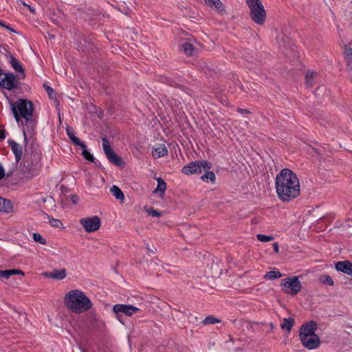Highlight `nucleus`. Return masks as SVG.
<instances>
[{
	"label": "nucleus",
	"instance_id": "nucleus-1",
	"mask_svg": "<svg viewBox=\"0 0 352 352\" xmlns=\"http://www.w3.org/2000/svg\"><path fill=\"white\" fill-rule=\"evenodd\" d=\"M275 187L278 197L288 202L297 197L300 192L299 179L290 169H283L276 177Z\"/></svg>",
	"mask_w": 352,
	"mask_h": 352
},
{
	"label": "nucleus",
	"instance_id": "nucleus-2",
	"mask_svg": "<svg viewBox=\"0 0 352 352\" xmlns=\"http://www.w3.org/2000/svg\"><path fill=\"white\" fill-rule=\"evenodd\" d=\"M64 303L68 309L77 314L85 313L92 307L91 300L79 289L67 292L64 297Z\"/></svg>",
	"mask_w": 352,
	"mask_h": 352
},
{
	"label": "nucleus",
	"instance_id": "nucleus-3",
	"mask_svg": "<svg viewBox=\"0 0 352 352\" xmlns=\"http://www.w3.org/2000/svg\"><path fill=\"white\" fill-rule=\"evenodd\" d=\"M41 152L31 145L29 149L25 150L24 157V166L25 172H27L31 177L36 175L41 169Z\"/></svg>",
	"mask_w": 352,
	"mask_h": 352
},
{
	"label": "nucleus",
	"instance_id": "nucleus-4",
	"mask_svg": "<svg viewBox=\"0 0 352 352\" xmlns=\"http://www.w3.org/2000/svg\"><path fill=\"white\" fill-rule=\"evenodd\" d=\"M11 110L17 122L21 118H24L26 122L32 120L34 106L33 103L25 99H19L15 102H10Z\"/></svg>",
	"mask_w": 352,
	"mask_h": 352
},
{
	"label": "nucleus",
	"instance_id": "nucleus-5",
	"mask_svg": "<svg viewBox=\"0 0 352 352\" xmlns=\"http://www.w3.org/2000/svg\"><path fill=\"white\" fill-rule=\"evenodd\" d=\"M250 10V18L258 25H263L266 19V12L261 0H245Z\"/></svg>",
	"mask_w": 352,
	"mask_h": 352
},
{
	"label": "nucleus",
	"instance_id": "nucleus-6",
	"mask_svg": "<svg viewBox=\"0 0 352 352\" xmlns=\"http://www.w3.org/2000/svg\"><path fill=\"white\" fill-rule=\"evenodd\" d=\"M211 164L206 160H197L192 162L182 168V173L186 175L200 174L202 170H210Z\"/></svg>",
	"mask_w": 352,
	"mask_h": 352
},
{
	"label": "nucleus",
	"instance_id": "nucleus-7",
	"mask_svg": "<svg viewBox=\"0 0 352 352\" xmlns=\"http://www.w3.org/2000/svg\"><path fill=\"white\" fill-rule=\"evenodd\" d=\"M282 290L290 295H296L302 289V285L297 276H292L282 280Z\"/></svg>",
	"mask_w": 352,
	"mask_h": 352
},
{
	"label": "nucleus",
	"instance_id": "nucleus-8",
	"mask_svg": "<svg viewBox=\"0 0 352 352\" xmlns=\"http://www.w3.org/2000/svg\"><path fill=\"white\" fill-rule=\"evenodd\" d=\"M140 309L131 305L116 304L113 307V311L116 314L117 319L122 323V314L126 316H131Z\"/></svg>",
	"mask_w": 352,
	"mask_h": 352
},
{
	"label": "nucleus",
	"instance_id": "nucleus-9",
	"mask_svg": "<svg viewBox=\"0 0 352 352\" xmlns=\"http://www.w3.org/2000/svg\"><path fill=\"white\" fill-rule=\"evenodd\" d=\"M79 223L87 232L98 230L101 225L100 219L98 216L82 218L79 220Z\"/></svg>",
	"mask_w": 352,
	"mask_h": 352
},
{
	"label": "nucleus",
	"instance_id": "nucleus-10",
	"mask_svg": "<svg viewBox=\"0 0 352 352\" xmlns=\"http://www.w3.org/2000/svg\"><path fill=\"white\" fill-rule=\"evenodd\" d=\"M102 149L107 159L112 164L116 166H121L122 160L116 153L111 149L110 143L106 138H102Z\"/></svg>",
	"mask_w": 352,
	"mask_h": 352
},
{
	"label": "nucleus",
	"instance_id": "nucleus-11",
	"mask_svg": "<svg viewBox=\"0 0 352 352\" xmlns=\"http://www.w3.org/2000/svg\"><path fill=\"white\" fill-rule=\"evenodd\" d=\"M0 86L9 91L18 88L19 81L12 73H5L4 78H0Z\"/></svg>",
	"mask_w": 352,
	"mask_h": 352
},
{
	"label": "nucleus",
	"instance_id": "nucleus-12",
	"mask_svg": "<svg viewBox=\"0 0 352 352\" xmlns=\"http://www.w3.org/2000/svg\"><path fill=\"white\" fill-rule=\"evenodd\" d=\"M316 329L317 324L314 321L302 324L299 331L300 339L315 335Z\"/></svg>",
	"mask_w": 352,
	"mask_h": 352
},
{
	"label": "nucleus",
	"instance_id": "nucleus-13",
	"mask_svg": "<svg viewBox=\"0 0 352 352\" xmlns=\"http://www.w3.org/2000/svg\"><path fill=\"white\" fill-rule=\"evenodd\" d=\"M302 346L309 350L317 349L320 344V340L317 334L300 339Z\"/></svg>",
	"mask_w": 352,
	"mask_h": 352
},
{
	"label": "nucleus",
	"instance_id": "nucleus-14",
	"mask_svg": "<svg viewBox=\"0 0 352 352\" xmlns=\"http://www.w3.org/2000/svg\"><path fill=\"white\" fill-rule=\"evenodd\" d=\"M335 267L338 272L352 276V263L351 261H338L336 263Z\"/></svg>",
	"mask_w": 352,
	"mask_h": 352
},
{
	"label": "nucleus",
	"instance_id": "nucleus-15",
	"mask_svg": "<svg viewBox=\"0 0 352 352\" xmlns=\"http://www.w3.org/2000/svg\"><path fill=\"white\" fill-rule=\"evenodd\" d=\"M9 146L14 154L16 162H19L21 160L23 155L22 146L14 140L9 141Z\"/></svg>",
	"mask_w": 352,
	"mask_h": 352
},
{
	"label": "nucleus",
	"instance_id": "nucleus-16",
	"mask_svg": "<svg viewBox=\"0 0 352 352\" xmlns=\"http://www.w3.org/2000/svg\"><path fill=\"white\" fill-rule=\"evenodd\" d=\"M10 63L12 65V68L20 74L19 76V79H23L25 78V72L24 69L21 64V63L16 60L15 57L13 56H10Z\"/></svg>",
	"mask_w": 352,
	"mask_h": 352
},
{
	"label": "nucleus",
	"instance_id": "nucleus-17",
	"mask_svg": "<svg viewBox=\"0 0 352 352\" xmlns=\"http://www.w3.org/2000/svg\"><path fill=\"white\" fill-rule=\"evenodd\" d=\"M168 155V150L164 144H160L152 150V155L155 158H160Z\"/></svg>",
	"mask_w": 352,
	"mask_h": 352
},
{
	"label": "nucleus",
	"instance_id": "nucleus-18",
	"mask_svg": "<svg viewBox=\"0 0 352 352\" xmlns=\"http://www.w3.org/2000/svg\"><path fill=\"white\" fill-rule=\"evenodd\" d=\"M66 132L69 139L74 145L80 146L81 148L85 147V144L84 142H80L79 138L75 135V133L72 128L67 127L66 129Z\"/></svg>",
	"mask_w": 352,
	"mask_h": 352
},
{
	"label": "nucleus",
	"instance_id": "nucleus-19",
	"mask_svg": "<svg viewBox=\"0 0 352 352\" xmlns=\"http://www.w3.org/2000/svg\"><path fill=\"white\" fill-rule=\"evenodd\" d=\"M180 50H182L186 56H189L195 55L197 52V50L193 45L188 42L184 43L181 45Z\"/></svg>",
	"mask_w": 352,
	"mask_h": 352
},
{
	"label": "nucleus",
	"instance_id": "nucleus-20",
	"mask_svg": "<svg viewBox=\"0 0 352 352\" xmlns=\"http://www.w3.org/2000/svg\"><path fill=\"white\" fill-rule=\"evenodd\" d=\"M294 323V319L292 318H283L280 323V327L283 330H286L287 333H290Z\"/></svg>",
	"mask_w": 352,
	"mask_h": 352
},
{
	"label": "nucleus",
	"instance_id": "nucleus-21",
	"mask_svg": "<svg viewBox=\"0 0 352 352\" xmlns=\"http://www.w3.org/2000/svg\"><path fill=\"white\" fill-rule=\"evenodd\" d=\"M344 54L347 69L349 70H352V48L346 47L344 49Z\"/></svg>",
	"mask_w": 352,
	"mask_h": 352
},
{
	"label": "nucleus",
	"instance_id": "nucleus-22",
	"mask_svg": "<svg viewBox=\"0 0 352 352\" xmlns=\"http://www.w3.org/2000/svg\"><path fill=\"white\" fill-rule=\"evenodd\" d=\"M317 73L314 72H307L305 75V84L307 87L311 88L315 84V79L317 77Z\"/></svg>",
	"mask_w": 352,
	"mask_h": 352
},
{
	"label": "nucleus",
	"instance_id": "nucleus-23",
	"mask_svg": "<svg viewBox=\"0 0 352 352\" xmlns=\"http://www.w3.org/2000/svg\"><path fill=\"white\" fill-rule=\"evenodd\" d=\"M204 1L208 4V6L212 8H214L215 10H217V11H219L220 12L225 11L224 7L220 0H204Z\"/></svg>",
	"mask_w": 352,
	"mask_h": 352
},
{
	"label": "nucleus",
	"instance_id": "nucleus-24",
	"mask_svg": "<svg viewBox=\"0 0 352 352\" xmlns=\"http://www.w3.org/2000/svg\"><path fill=\"white\" fill-rule=\"evenodd\" d=\"M110 192L112 194V195L115 197V198L116 199L120 200L122 201H124V195L123 192H122V190H120V188L119 187H118L117 186L113 185L111 188Z\"/></svg>",
	"mask_w": 352,
	"mask_h": 352
},
{
	"label": "nucleus",
	"instance_id": "nucleus-25",
	"mask_svg": "<svg viewBox=\"0 0 352 352\" xmlns=\"http://www.w3.org/2000/svg\"><path fill=\"white\" fill-rule=\"evenodd\" d=\"M206 173L201 176V179L204 182H210L212 184H214L216 180V176L214 172L210 170H204Z\"/></svg>",
	"mask_w": 352,
	"mask_h": 352
},
{
	"label": "nucleus",
	"instance_id": "nucleus-26",
	"mask_svg": "<svg viewBox=\"0 0 352 352\" xmlns=\"http://www.w3.org/2000/svg\"><path fill=\"white\" fill-rule=\"evenodd\" d=\"M66 276V271L64 269L60 270H54L50 273V277L56 279V280H63Z\"/></svg>",
	"mask_w": 352,
	"mask_h": 352
},
{
	"label": "nucleus",
	"instance_id": "nucleus-27",
	"mask_svg": "<svg viewBox=\"0 0 352 352\" xmlns=\"http://www.w3.org/2000/svg\"><path fill=\"white\" fill-rule=\"evenodd\" d=\"M157 186L154 192L159 191L160 192L161 195L163 196L166 189V183L162 178H157Z\"/></svg>",
	"mask_w": 352,
	"mask_h": 352
},
{
	"label": "nucleus",
	"instance_id": "nucleus-28",
	"mask_svg": "<svg viewBox=\"0 0 352 352\" xmlns=\"http://www.w3.org/2000/svg\"><path fill=\"white\" fill-rule=\"evenodd\" d=\"M282 274L279 271L273 270L267 272L266 274L264 276V278L265 279L274 280L276 278H280Z\"/></svg>",
	"mask_w": 352,
	"mask_h": 352
},
{
	"label": "nucleus",
	"instance_id": "nucleus-29",
	"mask_svg": "<svg viewBox=\"0 0 352 352\" xmlns=\"http://www.w3.org/2000/svg\"><path fill=\"white\" fill-rule=\"evenodd\" d=\"M319 280L321 283L330 286L333 285L334 283L333 278L327 274L321 275L319 278Z\"/></svg>",
	"mask_w": 352,
	"mask_h": 352
},
{
	"label": "nucleus",
	"instance_id": "nucleus-30",
	"mask_svg": "<svg viewBox=\"0 0 352 352\" xmlns=\"http://www.w3.org/2000/svg\"><path fill=\"white\" fill-rule=\"evenodd\" d=\"M47 218L49 220V223L52 226V227H55V228H62L63 226V223L59 220V219H54L53 217H50V216H48L47 214H44Z\"/></svg>",
	"mask_w": 352,
	"mask_h": 352
},
{
	"label": "nucleus",
	"instance_id": "nucleus-31",
	"mask_svg": "<svg viewBox=\"0 0 352 352\" xmlns=\"http://www.w3.org/2000/svg\"><path fill=\"white\" fill-rule=\"evenodd\" d=\"M218 322H219V320L212 316H207L203 321V324L205 325L213 324H216Z\"/></svg>",
	"mask_w": 352,
	"mask_h": 352
},
{
	"label": "nucleus",
	"instance_id": "nucleus-32",
	"mask_svg": "<svg viewBox=\"0 0 352 352\" xmlns=\"http://www.w3.org/2000/svg\"><path fill=\"white\" fill-rule=\"evenodd\" d=\"M256 238L261 242H269L274 240V237L272 236H267L261 234H257Z\"/></svg>",
	"mask_w": 352,
	"mask_h": 352
},
{
	"label": "nucleus",
	"instance_id": "nucleus-33",
	"mask_svg": "<svg viewBox=\"0 0 352 352\" xmlns=\"http://www.w3.org/2000/svg\"><path fill=\"white\" fill-rule=\"evenodd\" d=\"M82 148V154L83 155V157L90 161V162H93L94 160V157L93 156L92 154H91L87 150V146L85 145V148Z\"/></svg>",
	"mask_w": 352,
	"mask_h": 352
},
{
	"label": "nucleus",
	"instance_id": "nucleus-34",
	"mask_svg": "<svg viewBox=\"0 0 352 352\" xmlns=\"http://www.w3.org/2000/svg\"><path fill=\"white\" fill-rule=\"evenodd\" d=\"M33 239L35 241L38 242L42 245H45L46 243V240L39 233H34Z\"/></svg>",
	"mask_w": 352,
	"mask_h": 352
},
{
	"label": "nucleus",
	"instance_id": "nucleus-35",
	"mask_svg": "<svg viewBox=\"0 0 352 352\" xmlns=\"http://www.w3.org/2000/svg\"><path fill=\"white\" fill-rule=\"evenodd\" d=\"M11 276L9 270L0 271V278L8 279Z\"/></svg>",
	"mask_w": 352,
	"mask_h": 352
},
{
	"label": "nucleus",
	"instance_id": "nucleus-36",
	"mask_svg": "<svg viewBox=\"0 0 352 352\" xmlns=\"http://www.w3.org/2000/svg\"><path fill=\"white\" fill-rule=\"evenodd\" d=\"M147 212L149 215L152 217H159L160 216V213L153 208L148 210Z\"/></svg>",
	"mask_w": 352,
	"mask_h": 352
},
{
	"label": "nucleus",
	"instance_id": "nucleus-37",
	"mask_svg": "<svg viewBox=\"0 0 352 352\" xmlns=\"http://www.w3.org/2000/svg\"><path fill=\"white\" fill-rule=\"evenodd\" d=\"M43 86H44V88H45V91H47L49 97L52 98V94H53V91H54L53 89L51 87H50L49 85H44Z\"/></svg>",
	"mask_w": 352,
	"mask_h": 352
},
{
	"label": "nucleus",
	"instance_id": "nucleus-38",
	"mask_svg": "<svg viewBox=\"0 0 352 352\" xmlns=\"http://www.w3.org/2000/svg\"><path fill=\"white\" fill-rule=\"evenodd\" d=\"M9 272H10L11 276L12 275H15V274H22V275H24L23 272L22 270H16V269L9 270Z\"/></svg>",
	"mask_w": 352,
	"mask_h": 352
},
{
	"label": "nucleus",
	"instance_id": "nucleus-39",
	"mask_svg": "<svg viewBox=\"0 0 352 352\" xmlns=\"http://www.w3.org/2000/svg\"><path fill=\"white\" fill-rule=\"evenodd\" d=\"M0 25L6 28L7 30H8L10 32H15L14 30H13L9 25H6V23L1 20H0Z\"/></svg>",
	"mask_w": 352,
	"mask_h": 352
},
{
	"label": "nucleus",
	"instance_id": "nucleus-40",
	"mask_svg": "<svg viewBox=\"0 0 352 352\" xmlns=\"http://www.w3.org/2000/svg\"><path fill=\"white\" fill-rule=\"evenodd\" d=\"M5 176V171L3 166L0 164V180Z\"/></svg>",
	"mask_w": 352,
	"mask_h": 352
},
{
	"label": "nucleus",
	"instance_id": "nucleus-41",
	"mask_svg": "<svg viewBox=\"0 0 352 352\" xmlns=\"http://www.w3.org/2000/svg\"><path fill=\"white\" fill-rule=\"evenodd\" d=\"M6 138V131L4 129H0V141Z\"/></svg>",
	"mask_w": 352,
	"mask_h": 352
},
{
	"label": "nucleus",
	"instance_id": "nucleus-42",
	"mask_svg": "<svg viewBox=\"0 0 352 352\" xmlns=\"http://www.w3.org/2000/svg\"><path fill=\"white\" fill-rule=\"evenodd\" d=\"M237 111L241 114L249 113L250 111L246 109L238 108Z\"/></svg>",
	"mask_w": 352,
	"mask_h": 352
},
{
	"label": "nucleus",
	"instance_id": "nucleus-43",
	"mask_svg": "<svg viewBox=\"0 0 352 352\" xmlns=\"http://www.w3.org/2000/svg\"><path fill=\"white\" fill-rule=\"evenodd\" d=\"M272 245H273V248H274V251H275L276 253H278V252H279V248H278V243H277V242L274 243Z\"/></svg>",
	"mask_w": 352,
	"mask_h": 352
},
{
	"label": "nucleus",
	"instance_id": "nucleus-44",
	"mask_svg": "<svg viewBox=\"0 0 352 352\" xmlns=\"http://www.w3.org/2000/svg\"><path fill=\"white\" fill-rule=\"evenodd\" d=\"M28 6V8L30 9V10L32 12H34V10L33 9H32V8L30 6Z\"/></svg>",
	"mask_w": 352,
	"mask_h": 352
},
{
	"label": "nucleus",
	"instance_id": "nucleus-45",
	"mask_svg": "<svg viewBox=\"0 0 352 352\" xmlns=\"http://www.w3.org/2000/svg\"><path fill=\"white\" fill-rule=\"evenodd\" d=\"M24 138H25V142H27L26 133L25 132H24Z\"/></svg>",
	"mask_w": 352,
	"mask_h": 352
},
{
	"label": "nucleus",
	"instance_id": "nucleus-46",
	"mask_svg": "<svg viewBox=\"0 0 352 352\" xmlns=\"http://www.w3.org/2000/svg\"><path fill=\"white\" fill-rule=\"evenodd\" d=\"M147 250H148V251H151L152 253H154V252L153 250H151V249H149L148 248H147Z\"/></svg>",
	"mask_w": 352,
	"mask_h": 352
},
{
	"label": "nucleus",
	"instance_id": "nucleus-47",
	"mask_svg": "<svg viewBox=\"0 0 352 352\" xmlns=\"http://www.w3.org/2000/svg\"><path fill=\"white\" fill-rule=\"evenodd\" d=\"M270 327H271L272 329H273V328H274V324H273V323H271V324H270Z\"/></svg>",
	"mask_w": 352,
	"mask_h": 352
},
{
	"label": "nucleus",
	"instance_id": "nucleus-48",
	"mask_svg": "<svg viewBox=\"0 0 352 352\" xmlns=\"http://www.w3.org/2000/svg\"><path fill=\"white\" fill-rule=\"evenodd\" d=\"M3 201V203H6V200L5 199H1Z\"/></svg>",
	"mask_w": 352,
	"mask_h": 352
}]
</instances>
